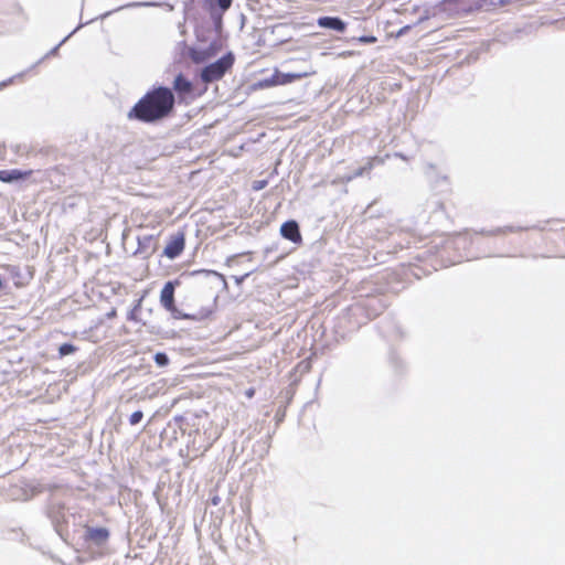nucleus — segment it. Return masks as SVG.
Returning <instances> with one entry per match:
<instances>
[{"label": "nucleus", "mask_w": 565, "mask_h": 565, "mask_svg": "<svg viewBox=\"0 0 565 565\" xmlns=\"http://www.w3.org/2000/svg\"><path fill=\"white\" fill-rule=\"evenodd\" d=\"M232 54H227L218 61L205 66L201 72V78L204 83H212L223 77L225 72L233 65Z\"/></svg>", "instance_id": "obj_2"}, {"label": "nucleus", "mask_w": 565, "mask_h": 565, "mask_svg": "<svg viewBox=\"0 0 565 565\" xmlns=\"http://www.w3.org/2000/svg\"><path fill=\"white\" fill-rule=\"evenodd\" d=\"M13 79H14V77L10 78L8 82H2V83L0 84V88H1V87L7 86L9 83H12V82H13Z\"/></svg>", "instance_id": "obj_18"}, {"label": "nucleus", "mask_w": 565, "mask_h": 565, "mask_svg": "<svg viewBox=\"0 0 565 565\" xmlns=\"http://www.w3.org/2000/svg\"><path fill=\"white\" fill-rule=\"evenodd\" d=\"M371 168V163H369V167L367 168H361L359 169L353 175L349 177L348 180H351L352 178H355V177H360L363 174V171L365 169H370Z\"/></svg>", "instance_id": "obj_17"}, {"label": "nucleus", "mask_w": 565, "mask_h": 565, "mask_svg": "<svg viewBox=\"0 0 565 565\" xmlns=\"http://www.w3.org/2000/svg\"><path fill=\"white\" fill-rule=\"evenodd\" d=\"M184 248V238L183 236H178L173 238L169 244L164 247V255L169 258H175Z\"/></svg>", "instance_id": "obj_8"}, {"label": "nucleus", "mask_w": 565, "mask_h": 565, "mask_svg": "<svg viewBox=\"0 0 565 565\" xmlns=\"http://www.w3.org/2000/svg\"><path fill=\"white\" fill-rule=\"evenodd\" d=\"M154 361H156L157 365H159V366H166L169 363V359H168L167 354L161 353V352H159L154 355Z\"/></svg>", "instance_id": "obj_12"}, {"label": "nucleus", "mask_w": 565, "mask_h": 565, "mask_svg": "<svg viewBox=\"0 0 565 565\" xmlns=\"http://www.w3.org/2000/svg\"><path fill=\"white\" fill-rule=\"evenodd\" d=\"M143 414L141 411H137L130 415L129 423L130 425H137L141 422Z\"/></svg>", "instance_id": "obj_13"}, {"label": "nucleus", "mask_w": 565, "mask_h": 565, "mask_svg": "<svg viewBox=\"0 0 565 565\" xmlns=\"http://www.w3.org/2000/svg\"><path fill=\"white\" fill-rule=\"evenodd\" d=\"M174 96L167 87H159L146 94L131 109L129 117L142 121H154L166 117L173 108Z\"/></svg>", "instance_id": "obj_1"}, {"label": "nucleus", "mask_w": 565, "mask_h": 565, "mask_svg": "<svg viewBox=\"0 0 565 565\" xmlns=\"http://www.w3.org/2000/svg\"><path fill=\"white\" fill-rule=\"evenodd\" d=\"M315 70L303 71L299 73H280L276 72L270 79H265V86H274V85H286L292 83L298 79H302L305 77L315 75Z\"/></svg>", "instance_id": "obj_3"}, {"label": "nucleus", "mask_w": 565, "mask_h": 565, "mask_svg": "<svg viewBox=\"0 0 565 565\" xmlns=\"http://www.w3.org/2000/svg\"><path fill=\"white\" fill-rule=\"evenodd\" d=\"M232 1L233 0H216L217 2V6L220 7V9L224 12L226 11L231 4H232Z\"/></svg>", "instance_id": "obj_15"}, {"label": "nucleus", "mask_w": 565, "mask_h": 565, "mask_svg": "<svg viewBox=\"0 0 565 565\" xmlns=\"http://www.w3.org/2000/svg\"><path fill=\"white\" fill-rule=\"evenodd\" d=\"M76 348L70 343H64L60 347L58 351L62 356L74 353Z\"/></svg>", "instance_id": "obj_11"}, {"label": "nucleus", "mask_w": 565, "mask_h": 565, "mask_svg": "<svg viewBox=\"0 0 565 565\" xmlns=\"http://www.w3.org/2000/svg\"><path fill=\"white\" fill-rule=\"evenodd\" d=\"M191 57H192L193 62L202 63V62H204L206 55L204 52L193 51L191 54Z\"/></svg>", "instance_id": "obj_14"}, {"label": "nucleus", "mask_w": 565, "mask_h": 565, "mask_svg": "<svg viewBox=\"0 0 565 565\" xmlns=\"http://www.w3.org/2000/svg\"><path fill=\"white\" fill-rule=\"evenodd\" d=\"M317 24L323 29H331L338 32H344L347 24L335 17H321L317 20Z\"/></svg>", "instance_id": "obj_6"}, {"label": "nucleus", "mask_w": 565, "mask_h": 565, "mask_svg": "<svg viewBox=\"0 0 565 565\" xmlns=\"http://www.w3.org/2000/svg\"><path fill=\"white\" fill-rule=\"evenodd\" d=\"M30 171L22 172L20 170L13 169V170H1L0 171V180L3 182H13L19 179L25 178L30 174Z\"/></svg>", "instance_id": "obj_9"}, {"label": "nucleus", "mask_w": 565, "mask_h": 565, "mask_svg": "<svg viewBox=\"0 0 565 565\" xmlns=\"http://www.w3.org/2000/svg\"><path fill=\"white\" fill-rule=\"evenodd\" d=\"M109 533L104 527H87L85 539L93 541L97 545L104 544L108 540Z\"/></svg>", "instance_id": "obj_7"}, {"label": "nucleus", "mask_w": 565, "mask_h": 565, "mask_svg": "<svg viewBox=\"0 0 565 565\" xmlns=\"http://www.w3.org/2000/svg\"><path fill=\"white\" fill-rule=\"evenodd\" d=\"M280 233L285 238H287L294 243L301 242L299 226H298L297 222H295V221H288V222L284 223L280 227Z\"/></svg>", "instance_id": "obj_5"}, {"label": "nucleus", "mask_w": 565, "mask_h": 565, "mask_svg": "<svg viewBox=\"0 0 565 565\" xmlns=\"http://www.w3.org/2000/svg\"><path fill=\"white\" fill-rule=\"evenodd\" d=\"M174 286L171 281L167 282L160 294L161 305L170 311L175 318L178 317V310L174 307Z\"/></svg>", "instance_id": "obj_4"}, {"label": "nucleus", "mask_w": 565, "mask_h": 565, "mask_svg": "<svg viewBox=\"0 0 565 565\" xmlns=\"http://www.w3.org/2000/svg\"><path fill=\"white\" fill-rule=\"evenodd\" d=\"M376 41V38L374 36H360L359 42L361 43H374Z\"/></svg>", "instance_id": "obj_16"}, {"label": "nucleus", "mask_w": 565, "mask_h": 565, "mask_svg": "<svg viewBox=\"0 0 565 565\" xmlns=\"http://www.w3.org/2000/svg\"><path fill=\"white\" fill-rule=\"evenodd\" d=\"M173 88L179 94H190L192 92V84L180 74L174 78Z\"/></svg>", "instance_id": "obj_10"}, {"label": "nucleus", "mask_w": 565, "mask_h": 565, "mask_svg": "<svg viewBox=\"0 0 565 565\" xmlns=\"http://www.w3.org/2000/svg\"><path fill=\"white\" fill-rule=\"evenodd\" d=\"M263 186H264V183H258V185H257V186H254V188H255V189H257V190H259V189H262Z\"/></svg>", "instance_id": "obj_19"}]
</instances>
